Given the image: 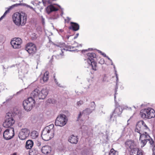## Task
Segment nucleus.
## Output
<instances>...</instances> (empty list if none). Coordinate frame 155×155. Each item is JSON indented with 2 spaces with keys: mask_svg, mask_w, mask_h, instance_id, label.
Wrapping results in <instances>:
<instances>
[{
  "mask_svg": "<svg viewBox=\"0 0 155 155\" xmlns=\"http://www.w3.org/2000/svg\"><path fill=\"white\" fill-rule=\"evenodd\" d=\"M33 145V141L31 140H28L26 142L25 147L27 149H30L32 147Z\"/></svg>",
  "mask_w": 155,
  "mask_h": 155,
  "instance_id": "24",
  "label": "nucleus"
},
{
  "mask_svg": "<svg viewBox=\"0 0 155 155\" xmlns=\"http://www.w3.org/2000/svg\"><path fill=\"white\" fill-rule=\"evenodd\" d=\"M14 134L13 128H10V129L5 130L3 134V137L6 140L11 139L14 136Z\"/></svg>",
  "mask_w": 155,
  "mask_h": 155,
  "instance_id": "11",
  "label": "nucleus"
},
{
  "mask_svg": "<svg viewBox=\"0 0 155 155\" xmlns=\"http://www.w3.org/2000/svg\"><path fill=\"white\" fill-rule=\"evenodd\" d=\"M78 141V139L77 136L72 135L68 137V141L72 144H77Z\"/></svg>",
  "mask_w": 155,
  "mask_h": 155,
  "instance_id": "16",
  "label": "nucleus"
},
{
  "mask_svg": "<svg viewBox=\"0 0 155 155\" xmlns=\"http://www.w3.org/2000/svg\"><path fill=\"white\" fill-rule=\"evenodd\" d=\"M67 18L68 19L69 21H70L71 19V18H69L68 17H67Z\"/></svg>",
  "mask_w": 155,
  "mask_h": 155,
  "instance_id": "54",
  "label": "nucleus"
},
{
  "mask_svg": "<svg viewBox=\"0 0 155 155\" xmlns=\"http://www.w3.org/2000/svg\"><path fill=\"white\" fill-rule=\"evenodd\" d=\"M153 147V153L155 155V143H154V145L153 147Z\"/></svg>",
  "mask_w": 155,
  "mask_h": 155,
  "instance_id": "39",
  "label": "nucleus"
},
{
  "mask_svg": "<svg viewBox=\"0 0 155 155\" xmlns=\"http://www.w3.org/2000/svg\"><path fill=\"white\" fill-rule=\"evenodd\" d=\"M51 148L48 146L43 147L41 149L42 153L46 154H51Z\"/></svg>",
  "mask_w": 155,
  "mask_h": 155,
  "instance_id": "18",
  "label": "nucleus"
},
{
  "mask_svg": "<svg viewBox=\"0 0 155 155\" xmlns=\"http://www.w3.org/2000/svg\"><path fill=\"white\" fill-rule=\"evenodd\" d=\"M3 69L4 70V69H5V68L3 66Z\"/></svg>",
  "mask_w": 155,
  "mask_h": 155,
  "instance_id": "55",
  "label": "nucleus"
},
{
  "mask_svg": "<svg viewBox=\"0 0 155 155\" xmlns=\"http://www.w3.org/2000/svg\"><path fill=\"white\" fill-rule=\"evenodd\" d=\"M83 103V102L82 101H80L77 102L78 105L80 106L82 105Z\"/></svg>",
  "mask_w": 155,
  "mask_h": 155,
  "instance_id": "36",
  "label": "nucleus"
},
{
  "mask_svg": "<svg viewBox=\"0 0 155 155\" xmlns=\"http://www.w3.org/2000/svg\"><path fill=\"white\" fill-rule=\"evenodd\" d=\"M58 6H59V8H61V7H60V6L58 5Z\"/></svg>",
  "mask_w": 155,
  "mask_h": 155,
  "instance_id": "60",
  "label": "nucleus"
},
{
  "mask_svg": "<svg viewBox=\"0 0 155 155\" xmlns=\"http://www.w3.org/2000/svg\"><path fill=\"white\" fill-rule=\"evenodd\" d=\"M12 114L10 112L7 113L5 120L3 124V127L5 128H12V126L15 124V120L12 116Z\"/></svg>",
  "mask_w": 155,
  "mask_h": 155,
  "instance_id": "7",
  "label": "nucleus"
},
{
  "mask_svg": "<svg viewBox=\"0 0 155 155\" xmlns=\"http://www.w3.org/2000/svg\"><path fill=\"white\" fill-rule=\"evenodd\" d=\"M78 35H79L78 33L76 35V36H75L74 37V39H76L77 38V37L78 36Z\"/></svg>",
  "mask_w": 155,
  "mask_h": 155,
  "instance_id": "47",
  "label": "nucleus"
},
{
  "mask_svg": "<svg viewBox=\"0 0 155 155\" xmlns=\"http://www.w3.org/2000/svg\"><path fill=\"white\" fill-rule=\"evenodd\" d=\"M48 93V90L46 87L43 88L40 91L38 89H36L31 93V96L35 100L44 99L47 95Z\"/></svg>",
  "mask_w": 155,
  "mask_h": 155,
  "instance_id": "4",
  "label": "nucleus"
},
{
  "mask_svg": "<svg viewBox=\"0 0 155 155\" xmlns=\"http://www.w3.org/2000/svg\"><path fill=\"white\" fill-rule=\"evenodd\" d=\"M93 111V110L90 108H87L84 110L82 112V114H84V115H88L91 113Z\"/></svg>",
  "mask_w": 155,
  "mask_h": 155,
  "instance_id": "26",
  "label": "nucleus"
},
{
  "mask_svg": "<svg viewBox=\"0 0 155 155\" xmlns=\"http://www.w3.org/2000/svg\"><path fill=\"white\" fill-rule=\"evenodd\" d=\"M125 144L127 149L130 151V155H143L142 150H140L134 140H128L125 142Z\"/></svg>",
  "mask_w": 155,
  "mask_h": 155,
  "instance_id": "1",
  "label": "nucleus"
},
{
  "mask_svg": "<svg viewBox=\"0 0 155 155\" xmlns=\"http://www.w3.org/2000/svg\"><path fill=\"white\" fill-rule=\"evenodd\" d=\"M54 125L53 124H51L49 126L46 127L44 129L47 130V131H48L51 134H54V130L53 127Z\"/></svg>",
  "mask_w": 155,
  "mask_h": 155,
  "instance_id": "23",
  "label": "nucleus"
},
{
  "mask_svg": "<svg viewBox=\"0 0 155 155\" xmlns=\"http://www.w3.org/2000/svg\"><path fill=\"white\" fill-rule=\"evenodd\" d=\"M35 99L31 96V97L24 101L23 102V106L26 111H30L35 106Z\"/></svg>",
  "mask_w": 155,
  "mask_h": 155,
  "instance_id": "5",
  "label": "nucleus"
},
{
  "mask_svg": "<svg viewBox=\"0 0 155 155\" xmlns=\"http://www.w3.org/2000/svg\"><path fill=\"white\" fill-rule=\"evenodd\" d=\"M38 133L35 130L32 131L30 134V136L32 139H35L38 137Z\"/></svg>",
  "mask_w": 155,
  "mask_h": 155,
  "instance_id": "25",
  "label": "nucleus"
},
{
  "mask_svg": "<svg viewBox=\"0 0 155 155\" xmlns=\"http://www.w3.org/2000/svg\"><path fill=\"white\" fill-rule=\"evenodd\" d=\"M88 50H83L82 51V52H85L86 51H87Z\"/></svg>",
  "mask_w": 155,
  "mask_h": 155,
  "instance_id": "51",
  "label": "nucleus"
},
{
  "mask_svg": "<svg viewBox=\"0 0 155 155\" xmlns=\"http://www.w3.org/2000/svg\"><path fill=\"white\" fill-rule=\"evenodd\" d=\"M81 129H82V132H86L87 133V130L88 129V127L86 126L83 125L81 127Z\"/></svg>",
  "mask_w": 155,
  "mask_h": 155,
  "instance_id": "29",
  "label": "nucleus"
},
{
  "mask_svg": "<svg viewBox=\"0 0 155 155\" xmlns=\"http://www.w3.org/2000/svg\"><path fill=\"white\" fill-rule=\"evenodd\" d=\"M20 5H21V4H16L14 5H13L12 6L14 7L15 6H17Z\"/></svg>",
  "mask_w": 155,
  "mask_h": 155,
  "instance_id": "48",
  "label": "nucleus"
},
{
  "mask_svg": "<svg viewBox=\"0 0 155 155\" xmlns=\"http://www.w3.org/2000/svg\"><path fill=\"white\" fill-rule=\"evenodd\" d=\"M140 136L139 140L140 141L141 147H144L147 142L150 144V147H153L154 144V141L150 137L146 131L144 132H137Z\"/></svg>",
  "mask_w": 155,
  "mask_h": 155,
  "instance_id": "3",
  "label": "nucleus"
},
{
  "mask_svg": "<svg viewBox=\"0 0 155 155\" xmlns=\"http://www.w3.org/2000/svg\"><path fill=\"white\" fill-rule=\"evenodd\" d=\"M99 52L101 53V54L104 57H106L107 56L105 53H102L101 51H99Z\"/></svg>",
  "mask_w": 155,
  "mask_h": 155,
  "instance_id": "41",
  "label": "nucleus"
},
{
  "mask_svg": "<svg viewBox=\"0 0 155 155\" xmlns=\"http://www.w3.org/2000/svg\"><path fill=\"white\" fill-rule=\"evenodd\" d=\"M35 2L37 3L36 4H37L38 5H40V4L41 3V2H38L37 1V0H35Z\"/></svg>",
  "mask_w": 155,
  "mask_h": 155,
  "instance_id": "43",
  "label": "nucleus"
},
{
  "mask_svg": "<svg viewBox=\"0 0 155 155\" xmlns=\"http://www.w3.org/2000/svg\"><path fill=\"white\" fill-rule=\"evenodd\" d=\"M67 38H68V39H69V36H67Z\"/></svg>",
  "mask_w": 155,
  "mask_h": 155,
  "instance_id": "57",
  "label": "nucleus"
},
{
  "mask_svg": "<svg viewBox=\"0 0 155 155\" xmlns=\"http://www.w3.org/2000/svg\"><path fill=\"white\" fill-rule=\"evenodd\" d=\"M12 17L13 22L18 26H24L26 23L27 15L25 13L16 12L13 15Z\"/></svg>",
  "mask_w": 155,
  "mask_h": 155,
  "instance_id": "2",
  "label": "nucleus"
},
{
  "mask_svg": "<svg viewBox=\"0 0 155 155\" xmlns=\"http://www.w3.org/2000/svg\"><path fill=\"white\" fill-rule=\"evenodd\" d=\"M115 74H116V79H117V82H118V77L117 74L116 73H115Z\"/></svg>",
  "mask_w": 155,
  "mask_h": 155,
  "instance_id": "45",
  "label": "nucleus"
},
{
  "mask_svg": "<svg viewBox=\"0 0 155 155\" xmlns=\"http://www.w3.org/2000/svg\"><path fill=\"white\" fill-rule=\"evenodd\" d=\"M118 86L117 85V83L116 86V87H115V93L114 96V101H115V103H116V95L117 94V89H118Z\"/></svg>",
  "mask_w": 155,
  "mask_h": 155,
  "instance_id": "31",
  "label": "nucleus"
},
{
  "mask_svg": "<svg viewBox=\"0 0 155 155\" xmlns=\"http://www.w3.org/2000/svg\"><path fill=\"white\" fill-rule=\"evenodd\" d=\"M2 130V129L0 127V134H1Z\"/></svg>",
  "mask_w": 155,
  "mask_h": 155,
  "instance_id": "53",
  "label": "nucleus"
},
{
  "mask_svg": "<svg viewBox=\"0 0 155 155\" xmlns=\"http://www.w3.org/2000/svg\"><path fill=\"white\" fill-rule=\"evenodd\" d=\"M41 21L42 24H43V25H44L45 24V19L43 18L42 16H41Z\"/></svg>",
  "mask_w": 155,
  "mask_h": 155,
  "instance_id": "35",
  "label": "nucleus"
},
{
  "mask_svg": "<svg viewBox=\"0 0 155 155\" xmlns=\"http://www.w3.org/2000/svg\"><path fill=\"white\" fill-rule=\"evenodd\" d=\"M122 110L120 108V107L119 106V107L117 106L115 109L113 113L110 116V118L111 119L112 117V115L114 114H116L115 116H119L122 113Z\"/></svg>",
  "mask_w": 155,
  "mask_h": 155,
  "instance_id": "19",
  "label": "nucleus"
},
{
  "mask_svg": "<svg viewBox=\"0 0 155 155\" xmlns=\"http://www.w3.org/2000/svg\"><path fill=\"white\" fill-rule=\"evenodd\" d=\"M49 78V73L48 71L44 74L43 77V80L44 82H46L48 79Z\"/></svg>",
  "mask_w": 155,
  "mask_h": 155,
  "instance_id": "27",
  "label": "nucleus"
},
{
  "mask_svg": "<svg viewBox=\"0 0 155 155\" xmlns=\"http://www.w3.org/2000/svg\"><path fill=\"white\" fill-rule=\"evenodd\" d=\"M48 102L49 103H51L52 104H53V103H54L55 102L54 101L53 102V100L51 99H50L48 100Z\"/></svg>",
  "mask_w": 155,
  "mask_h": 155,
  "instance_id": "42",
  "label": "nucleus"
},
{
  "mask_svg": "<svg viewBox=\"0 0 155 155\" xmlns=\"http://www.w3.org/2000/svg\"><path fill=\"white\" fill-rule=\"evenodd\" d=\"M25 49L29 54H35L36 51V46L32 43H28L26 45Z\"/></svg>",
  "mask_w": 155,
  "mask_h": 155,
  "instance_id": "13",
  "label": "nucleus"
},
{
  "mask_svg": "<svg viewBox=\"0 0 155 155\" xmlns=\"http://www.w3.org/2000/svg\"><path fill=\"white\" fill-rule=\"evenodd\" d=\"M12 155H16V153H14Z\"/></svg>",
  "mask_w": 155,
  "mask_h": 155,
  "instance_id": "56",
  "label": "nucleus"
},
{
  "mask_svg": "<svg viewBox=\"0 0 155 155\" xmlns=\"http://www.w3.org/2000/svg\"><path fill=\"white\" fill-rule=\"evenodd\" d=\"M46 10L48 14H49L53 11H58V9L55 7L53 5H51L47 6L46 8Z\"/></svg>",
  "mask_w": 155,
  "mask_h": 155,
  "instance_id": "22",
  "label": "nucleus"
},
{
  "mask_svg": "<svg viewBox=\"0 0 155 155\" xmlns=\"http://www.w3.org/2000/svg\"><path fill=\"white\" fill-rule=\"evenodd\" d=\"M22 42V40L20 38H14L11 42V44L14 48H19Z\"/></svg>",
  "mask_w": 155,
  "mask_h": 155,
  "instance_id": "15",
  "label": "nucleus"
},
{
  "mask_svg": "<svg viewBox=\"0 0 155 155\" xmlns=\"http://www.w3.org/2000/svg\"><path fill=\"white\" fill-rule=\"evenodd\" d=\"M82 46V45L81 44H79V45H78L77 46V47H78L79 46Z\"/></svg>",
  "mask_w": 155,
  "mask_h": 155,
  "instance_id": "52",
  "label": "nucleus"
},
{
  "mask_svg": "<svg viewBox=\"0 0 155 155\" xmlns=\"http://www.w3.org/2000/svg\"><path fill=\"white\" fill-rule=\"evenodd\" d=\"M147 119H150L155 117V111L150 108H147Z\"/></svg>",
  "mask_w": 155,
  "mask_h": 155,
  "instance_id": "17",
  "label": "nucleus"
},
{
  "mask_svg": "<svg viewBox=\"0 0 155 155\" xmlns=\"http://www.w3.org/2000/svg\"><path fill=\"white\" fill-rule=\"evenodd\" d=\"M54 81L59 86L61 87L60 84H58V83L57 81V80L55 78L54 79Z\"/></svg>",
  "mask_w": 155,
  "mask_h": 155,
  "instance_id": "44",
  "label": "nucleus"
},
{
  "mask_svg": "<svg viewBox=\"0 0 155 155\" xmlns=\"http://www.w3.org/2000/svg\"><path fill=\"white\" fill-rule=\"evenodd\" d=\"M134 107L135 108H136V107H135V106H134Z\"/></svg>",
  "mask_w": 155,
  "mask_h": 155,
  "instance_id": "61",
  "label": "nucleus"
},
{
  "mask_svg": "<svg viewBox=\"0 0 155 155\" xmlns=\"http://www.w3.org/2000/svg\"><path fill=\"white\" fill-rule=\"evenodd\" d=\"M30 133V130L27 128L22 129L19 133L18 137L21 140H25L28 137Z\"/></svg>",
  "mask_w": 155,
  "mask_h": 155,
  "instance_id": "12",
  "label": "nucleus"
},
{
  "mask_svg": "<svg viewBox=\"0 0 155 155\" xmlns=\"http://www.w3.org/2000/svg\"><path fill=\"white\" fill-rule=\"evenodd\" d=\"M52 43H53V45L57 47H59L60 48L65 47V48H64L63 49H60V50L61 52V53H60L59 54H57L56 56V58L58 59L61 58H62V56H63V55H62V53H63V50H66V51H70V50H68L67 49H66V48L68 49H71V47L70 46H65V45L64 43H58L57 44H55L52 42Z\"/></svg>",
  "mask_w": 155,
  "mask_h": 155,
  "instance_id": "10",
  "label": "nucleus"
},
{
  "mask_svg": "<svg viewBox=\"0 0 155 155\" xmlns=\"http://www.w3.org/2000/svg\"><path fill=\"white\" fill-rule=\"evenodd\" d=\"M109 155H118V152L117 151L112 148L110 151Z\"/></svg>",
  "mask_w": 155,
  "mask_h": 155,
  "instance_id": "28",
  "label": "nucleus"
},
{
  "mask_svg": "<svg viewBox=\"0 0 155 155\" xmlns=\"http://www.w3.org/2000/svg\"><path fill=\"white\" fill-rule=\"evenodd\" d=\"M42 2H43V5L45 6H46L47 1H44V0H42Z\"/></svg>",
  "mask_w": 155,
  "mask_h": 155,
  "instance_id": "38",
  "label": "nucleus"
},
{
  "mask_svg": "<svg viewBox=\"0 0 155 155\" xmlns=\"http://www.w3.org/2000/svg\"><path fill=\"white\" fill-rule=\"evenodd\" d=\"M106 57L107 58V59L110 61H111V62H112V60L108 56H106Z\"/></svg>",
  "mask_w": 155,
  "mask_h": 155,
  "instance_id": "50",
  "label": "nucleus"
},
{
  "mask_svg": "<svg viewBox=\"0 0 155 155\" xmlns=\"http://www.w3.org/2000/svg\"><path fill=\"white\" fill-rule=\"evenodd\" d=\"M41 143L40 142H38V143L37 144V145L38 147L40 146L41 145Z\"/></svg>",
  "mask_w": 155,
  "mask_h": 155,
  "instance_id": "49",
  "label": "nucleus"
},
{
  "mask_svg": "<svg viewBox=\"0 0 155 155\" xmlns=\"http://www.w3.org/2000/svg\"><path fill=\"white\" fill-rule=\"evenodd\" d=\"M114 68L115 69V65H114Z\"/></svg>",
  "mask_w": 155,
  "mask_h": 155,
  "instance_id": "59",
  "label": "nucleus"
},
{
  "mask_svg": "<svg viewBox=\"0 0 155 155\" xmlns=\"http://www.w3.org/2000/svg\"><path fill=\"white\" fill-rule=\"evenodd\" d=\"M104 60L103 59H101L99 61V63L101 64H104Z\"/></svg>",
  "mask_w": 155,
  "mask_h": 155,
  "instance_id": "37",
  "label": "nucleus"
},
{
  "mask_svg": "<svg viewBox=\"0 0 155 155\" xmlns=\"http://www.w3.org/2000/svg\"><path fill=\"white\" fill-rule=\"evenodd\" d=\"M67 122L66 116L63 114H61L56 118L55 125L57 126L63 127L66 124Z\"/></svg>",
  "mask_w": 155,
  "mask_h": 155,
  "instance_id": "8",
  "label": "nucleus"
},
{
  "mask_svg": "<svg viewBox=\"0 0 155 155\" xmlns=\"http://www.w3.org/2000/svg\"><path fill=\"white\" fill-rule=\"evenodd\" d=\"M88 57L87 60L88 63L91 65L93 70L96 71L97 63L95 62L94 58H95L96 54L94 53H89L87 54Z\"/></svg>",
  "mask_w": 155,
  "mask_h": 155,
  "instance_id": "9",
  "label": "nucleus"
},
{
  "mask_svg": "<svg viewBox=\"0 0 155 155\" xmlns=\"http://www.w3.org/2000/svg\"><path fill=\"white\" fill-rule=\"evenodd\" d=\"M135 132H147L150 131V130L147 125L143 120L139 121L136 126L135 129Z\"/></svg>",
  "mask_w": 155,
  "mask_h": 155,
  "instance_id": "6",
  "label": "nucleus"
},
{
  "mask_svg": "<svg viewBox=\"0 0 155 155\" xmlns=\"http://www.w3.org/2000/svg\"><path fill=\"white\" fill-rule=\"evenodd\" d=\"M12 97H13V96H9V97H8L6 99V102H8V101H9L11 100V99H12Z\"/></svg>",
  "mask_w": 155,
  "mask_h": 155,
  "instance_id": "34",
  "label": "nucleus"
},
{
  "mask_svg": "<svg viewBox=\"0 0 155 155\" xmlns=\"http://www.w3.org/2000/svg\"><path fill=\"white\" fill-rule=\"evenodd\" d=\"M71 25L69 28L70 29H72L74 31H77L79 30V26L78 24L73 22H71Z\"/></svg>",
  "mask_w": 155,
  "mask_h": 155,
  "instance_id": "21",
  "label": "nucleus"
},
{
  "mask_svg": "<svg viewBox=\"0 0 155 155\" xmlns=\"http://www.w3.org/2000/svg\"><path fill=\"white\" fill-rule=\"evenodd\" d=\"M26 5V6L27 7H29V8H31V9H33V10H34V8H33V7H31V6H30V5Z\"/></svg>",
  "mask_w": 155,
  "mask_h": 155,
  "instance_id": "46",
  "label": "nucleus"
},
{
  "mask_svg": "<svg viewBox=\"0 0 155 155\" xmlns=\"http://www.w3.org/2000/svg\"><path fill=\"white\" fill-rule=\"evenodd\" d=\"M32 4H34V3H33V2H32Z\"/></svg>",
  "mask_w": 155,
  "mask_h": 155,
  "instance_id": "62",
  "label": "nucleus"
},
{
  "mask_svg": "<svg viewBox=\"0 0 155 155\" xmlns=\"http://www.w3.org/2000/svg\"><path fill=\"white\" fill-rule=\"evenodd\" d=\"M111 64L112 65H113V62L112 61V62H111Z\"/></svg>",
  "mask_w": 155,
  "mask_h": 155,
  "instance_id": "58",
  "label": "nucleus"
},
{
  "mask_svg": "<svg viewBox=\"0 0 155 155\" xmlns=\"http://www.w3.org/2000/svg\"><path fill=\"white\" fill-rule=\"evenodd\" d=\"M91 107L92 108H93V109H92L93 110H94V108L95 107V103L94 102H92L91 103Z\"/></svg>",
  "mask_w": 155,
  "mask_h": 155,
  "instance_id": "33",
  "label": "nucleus"
},
{
  "mask_svg": "<svg viewBox=\"0 0 155 155\" xmlns=\"http://www.w3.org/2000/svg\"><path fill=\"white\" fill-rule=\"evenodd\" d=\"M147 108L141 110L140 112V114L143 119L147 118Z\"/></svg>",
  "mask_w": 155,
  "mask_h": 155,
  "instance_id": "20",
  "label": "nucleus"
},
{
  "mask_svg": "<svg viewBox=\"0 0 155 155\" xmlns=\"http://www.w3.org/2000/svg\"><path fill=\"white\" fill-rule=\"evenodd\" d=\"M29 154L30 155H36V154L35 150H31L29 151Z\"/></svg>",
  "mask_w": 155,
  "mask_h": 155,
  "instance_id": "32",
  "label": "nucleus"
},
{
  "mask_svg": "<svg viewBox=\"0 0 155 155\" xmlns=\"http://www.w3.org/2000/svg\"><path fill=\"white\" fill-rule=\"evenodd\" d=\"M84 114H82V112L81 113V112H80V114H79V115H78V119H79V118H81V116H82V115H83Z\"/></svg>",
  "mask_w": 155,
  "mask_h": 155,
  "instance_id": "40",
  "label": "nucleus"
},
{
  "mask_svg": "<svg viewBox=\"0 0 155 155\" xmlns=\"http://www.w3.org/2000/svg\"><path fill=\"white\" fill-rule=\"evenodd\" d=\"M47 130L44 129L42 132L41 137L45 141H48L51 138L53 137L54 134H51L49 132L47 131Z\"/></svg>",
  "mask_w": 155,
  "mask_h": 155,
  "instance_id": "14",
  "label": "nucleus"
},
{
  "mask_svg": "<svg viewBox=\"0 0 155 155\" xmlns=\"http://www.w3.org/2000/svg\"><path fill=\"white\" fill-rule=\"evenodd\" d=\"M11 8L12 7H11L9 9H8V10L5 12L3 15L0 18V21L5 16V15H6L7 13L9 12V10L11 9Z\"/></svg>",
  "mask_w": 155,
  "mask_h": 155,
  "instance_id": "30",
  "label": "nucleus"
}]
</instances>
